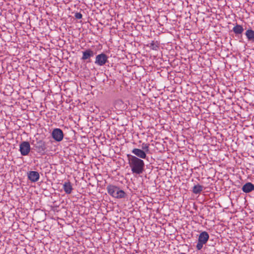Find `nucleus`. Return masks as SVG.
<instances>
[{
	"label": "nucleus",
	"mask_w": 254,
	"mask_h": 254,
	"mask_svg": "<svg viewBox=\"0 0 254 254\" xmlns=\"http://www.w3.org/2000/svg\"><path fill=\"white\" fill-rule=\"evenodd\" d=\"M147 47L153 50H158L159 46V43L157 41H152L151 43H148Z\"/></svg>",
	"instance_id": "dca6fc26"
},
{
	"label": "nucleus",
	"mask_w": 254,
	"mask_h": 254,
	"mask_svg": "<svg viewBox=\"0 0 254 254\" xmlns=\"http://www.w3.org/2000/svg\"><path fill=\"white\" fill-rule=\"evenodd\" d=\"M245 35L248 40L252 42H254V31L252 29H248L246 31Z\"/></svg>",
	"instance_id": "4468645a"
},
{
	"label": "nucleus",
	"mask_w": 254,
	"mask_h": 254,
	"mask_svg": "<svg viewBox=\"0 0 254 254\" xmlns=\"http://www.w3.org/2000/svg\"><path fill=\"white\" fill-rule=\"evenodd\" d=\"M94 52L90 49H87L85 51H82V57L81 60H90L91 57L94 56Z\"/></svg>",
	"instance_id": "6e6552de"
},
{
	"label": "nucleus",
	"mask_w": 254,
	"mask_h": 254,
	"mask_svg": "<svg viewBox=\"0 0 254 254\" xmlns=\"http://www.w3.org/2000/svg\"><path fill=\"white\" fill-rule=\"evenodd\" d=\"M232 30L236 35H239L243 32L244 29L242 25L236 24V25L233 27Z\"/></svg>",
	"instance_id": "2eb2a0df"
},
{
	"label": "nucleus",
	"mask_w": 254,
	"mask_h": 254,
	"mask_svg": "<svg viewBox=\"0 0 254 254\" xmlns=\"http://www.w3.org/2000/svg\"><path fill=\"white\" fill-rule=\"evenodd\" d=\"M40 178L39 174L37 171H30L28 173V178L32 182H37Z\"/></svg>",
	"instance_id": "0eeeda50"
},
{
	"label": "nucleus",
	"mask_w": 254,
	"mask_h": 254,
	"mask_svg": "<svg viewBox=\"0 0 254 254\" xmlns=\"http://www.w3.org/2000/svg\"><path fill=\"white\" fill-rule=\"evenodd\" d=\"M108 57L104 53H101L96 56L95 64L103 66L108 62Z\"/></svg>",
	"instance_id": "7ed1b4c3"
},
{
	"label": "nucleus",
	"mask_w": 254,
	"mask_h": 254,
	"mask_svg": "<svg viewBox=\"0 0 254 254\" xmlns=\"http://www.w3.org/2000/svg\"><path fill=\"white\" fill-rule=\"evenodd\" d=\"M35 150L41 155H44L46 153L47 147L45 142L42 140L37 141L36 143L34 144Z\"/></svg>",
	"instance_id": "f03ea898"
},
{
	"label": "nucleus",
	"mask_w": 254,
	"mask_h": 254,
	"mask_svg": "<svg viewBox=\"0 0 254 254\" xmlns=\"http://www.w3.org/2000/svg\"><path fill=\"white\" fill-rule=\"evenodd\" d=\"M63 189L66 194H70L73 190L71 183L69 181L65 182L63 184Z\"/></svg>",
	"instance_id": "9d476101"
},
{
	"label": "nucleus",
	"mask_w": 254,
	"mask_h": 254,
	"mask_svg": "<svg viewBox=\"0 0 254 254\" xmlns=\"http://www.w3.org/2000/svg\"><path fill=\"white\" fill-rule=\"evenodd\" d=\"M109 239H106L107 242L108 243L109 242Z\"/></svg>",
	"instance_id": "b1692460"
},
{
	"label": "nucleus",
	"mask_w": 254,
	"mask_h": 254,
	"mask_svg": "<svg viewBox=\"0 0 254 254\" xmlns=\"http://www.w3.org/2000/svg\"><path fill=\"white\" fill-rule=\"evenodd\" d=\"M159 242H160V239H151L150 243L153 244L154 246H157L159 247Z\"/></svg>",
	"instance_id": "4be33fe9"
},
{
	"label": "nucleus",
	"mask_w": 254,
	"mask_h": 254,
	"mask_svg": "<svg viewBox=\"0 0 254 254\" xmlns=\"http://www.w3.org/2000/svg\"><path fill=\"white\" fill-rule=\"evenodd\" d=\"M115 107L119 110H124L127 109V105L124 104L122 100L118 99L115 101Z\"/></svg>",
	"instance_id": "9b49d317"
},
{
	"label": "nucleus",
	"mask_w": 254,
	"mask_h": 254,
	"mask_svg": "<svg viewBox=\"0 0 254 254\" xmlns=\"http://www.w3.org/2000/svg\"><path fill=\"white\" fill-rule=\"evenodd\" d=\"M131 152L134 155V156L140 159H145L147 157L146 152L142 149L134 148Z\"/></svg>",
	"instance_id": "423d86ee"
},
{
	"label": "nucleus",
	"mask_w": 254,
	"mask_h": 254,
	"mask_svg": "<svg viewBox=\"0 0 254 254\" xmlns=\"http://www.w3.org/2000/svg\"><path fill=\"white\" fill-rule=\"evenodd\" d=\"M128 163L133 174L140 175L144 170L145 164L143 160L138 157L128 154L127 155Z\"/></svg>",
	"instance_id": "f257e3e1"
},
{
	"label": "nucleus",
	"mask_w": 254,
	"mask_h": 254,
	"mask_svg": "<svg viewBox=\"0 0 254 254\" xmlns=\"http://www.w3.org/2000/svg\"><path fill=\"white\" fill-rule=\"evenodd\" d=\"M242 190L245 193H249L254 190V185L250 182L247 183L242 187Z\"/></svg>",
	"instance_id": "1a4fd4ad"
},
{
	"label": "nucleus",
	"mask_w": 254,
	"mask_h": 254,
	"mask_svg": "<svg viewBox=\"0 0 254 254\" xmlns=\"http://www.w3.org/2000/svg\"><path fill=\"white\" fill-rule=\"evenodd\" d=\"M126 195L125 192L119 188L112 197L119 199L125 198Z\"/></svg>",
	"instance_id": "f8f14e48"
},
{
	"label": "nucleus",
	"mask_w": 254,
	"mask_h": 254,
	"mask_svg": "<svg viewBox=\"0 0 254 254\" xmlns=\"http://www.w3.org/2000/svg\"><path fill=\"white\" fill-rule=\"evenodd\" d=\"M52 136L56 141L60 142L63 139L64 133L61 129L56 128L52 131Z\"/></svg>",
	"instance_id": "39448f33"
},
{
	"label": "nucleus",
	"mask_w": 254,
	"mask_h": 254,
	"mask_svg": "<svg viewBox=\"0 0 254 254\" xmlns=\"http://www.w3.org/2000/svg\"><path fill=\"white\" fill-rule=\"evenodd\" d=\"M74 16L76 19H79L82 18V15L79 12H76L75 13Z\"/></svg>",
	"instance_id": "5701e85b"
},
{
	"label": "nucleus",
	"mask_w": 254,
	"mask_h": 254,
	"mask_svg": "<svg viewBox=\"0 0 254 254\" xmlns=\"http://www.w3.org/2000/svg\"><path fill=\"white\" fill-rule=\"evenodd\" d=\"M149 144L143 143L141 144L142 150L145 151V152H148L149 151Z\"/></svg>",
	"instance_id": "aec40b11"
},
{
	"label": "nucleus",
	"mask_w": 254,
	"mask_h": 254,
	"mask_svg": "<svg viewBox=\"0 0 254 254\" xmlns=\"http://www.w3.org/2000/svg\"><path fill=\"white\" fill-rule=\"evenodd\" d=\"M119 187L112 185H109L107 187V190L108 191V193L113 196L115 193V192L117 190Z\"/></svg>",
	"instance_id": "ddd939ff"
},
{
	"label": "nucleus",
	"mask_w": 254,
	"mask_h": 254,
	"mask_svg": "<svg viewBox=\"0 0 254 254\" xmlns=\"http://www.w3.org/2000/svg\"><path fill=\"white\" fill-rule=\"evenodd\" d=\"M167 241L164 240L163 239H160V242H159V247L164 248L166 246H170L169 241L170 239H166Z\"/></svg>",
	"instance_id": "6ab92c4d"
},
{
	"label": "nucleus",
	"mask_w": 254,
	"mask_h": 254,
	"mask_svg": "<svg viewBox=\"0 0 254 254\" xmlns=\"http://www.w3.org/2000/svg\"><path fill=\"white\" fill-rule=\"evenodd\" d=\"M19 151L23 156L27 155L30 151V145L28 141H23L19 145Z\"/></svg>",
	"instance_id": "20e7f679"
},
{
	"label": "nucleus",
	"mask_w": 254,
	"mask_h": 254,
	"mask_svg": "<svg viewBox=\"0 0 254 254\" xmlns=\"http://www.w3.org/2000/svg\"><path fill=\"white\" fill-rule=\"evenodd\" d=\"M203 187L198 184L195 185L192 188V192L195 194L200 193L203 190Z\"/></svg>",
	"instance_id": "a211bd4d"
},
{
	"label": "nucleus",
	"mask_w": 254,
	"mask_h": 254,
	"mask_svg": "<svg viewBox=\"0 0 254 254\" xmlns=\"http://www.w3.org/2000/svg\"><path fill=\"white\" fill-rule=\"evenodd\" d=\"M198 238H209V235L205 231L199 232Z\"/></svg>",
	"instance_id": "412c9836"
},
{
	"label": "nucleus",
	"mask_w": 254,
	"mask_h": 254,
	"mask_svg": "<svg viewBox=\"0 0 254 254\" xmlns=\"http://www.w3.org/2000/svg\"><path fill=\"white\" fill-rule=\"evenodd\" d=\"M208 240V239H198L196 249L198 250H200L202 248L203 245L205 244L207 242Z\"/></svg>",
	"instance_id": "f3484780"
}]
</instances>
